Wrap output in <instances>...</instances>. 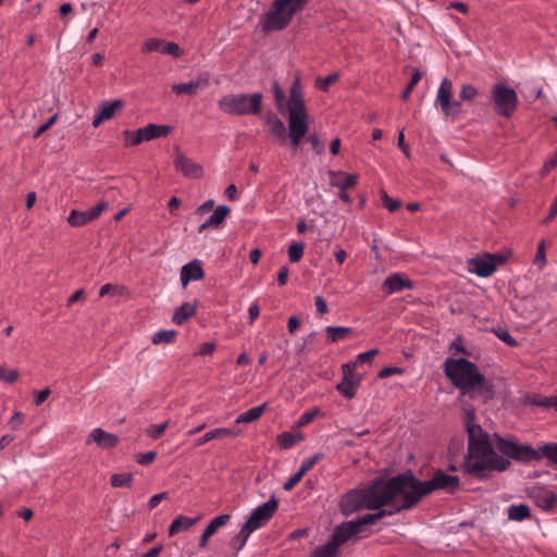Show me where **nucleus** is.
<instances>
[{
  "label": "nucleus",
  "instance_id": "f03ea898",
  "mask_svg": "<svg viewBox=\"0 0 557 557\" xmlns=\"http://www.w3.org/2000/svg\"><path fill=\"white\" fill-rule=\"evenodd\" d=\"M287 113H288V134L286 128L278 117L271 115L267 120V124L270 127V132L281 143H285L286 138H289L290 146L297 148L300 145L301 139L307 135L309 131V114L304 100L302 87L300 76L297 75L289 88V96L287 100Z\"/></svg>",
  "mask_w": 557,
  "mask_h": 557
},
{
  "label": "nucleus",
  "instance_id": "e433bc0d",
  "mask_svg": "<svg viewBox=\"0 0 557 557\" xmlns=\"http://www.w3.org/2000/svg\"><path fill=\"white\" fill-rule=\"evenodd\" d=\"M273 98L276 104V108L280 113H284L285 109L287 110L286 96L283 89L280 87L277 83H274L272 86Z\"/></svg>",
  "mask_w": 557,
  "mask_h": 557
},
{
  "label": "nucleus",
  "instance_id": "aec40b11",
  "mask_svg": "<svg viewBox=\"0 0 557 557\" xmlns=\"http://www.w3.org/2000/svg\"><path fill=\"white\" fill-rule=\"evenodd\" d=\"M382 288L386 292V294L391 295L394 293L401 292L405 288L412 289L413 282L410 281L403 273H394L385 278V281L383 282Z\"/></svg>",
  "mask_w": 557,
  "mask_h": 557
},
{
  "label": "nucleus",
  "instance_id": "a19ab883",
  "mask_svg": "<svg viewBox=\"0 0 557 557\" xmlns=\"http://www.w3.org/2000/svg\"><path fill=\"white\" fill-rule=\"evenodd\" d=\"M533 264L543 270L546 264V242L542 239L537 245V250L533 259Z\"/></svg>",
  "mask_w": 557,
  "mask_h": 557
},
{
  "label": "nucleus",
  "instance_id": "de8ad7c7",
  "mask_svg": "<svg viewBox=\"0 0 557 557\" xmlns=\"http://www.w3.org/2000/svg\"><path fill=\"white\" fill-rule=\"evenodd\" d=\"M338 79V74L337 73H333L324 78H321L319 77L317 79V83H315V86L320 89V90H323V91H326L329 89V87L331 85H333L334 83H336Z\"/></svg>",
  "mask_w": 557,
  "mask_h": 557
},
{
  "label": "nucleus",
  "instance_id": "412c9836",
  "mask_svg": "<svg viewBox=\"0 0 557 557\" xmlns=\"http://www.w3.org/2000/svg\"><path fill=\"white\" fill-rule=\"evenodd\" d=\"M95 442L102 449H110L115 447L120 438L117 435L106 432L101 428H96L89 434L87 443Z\"/></svg>",
  "mask_w": 557,
  "mask_h": 557
},
{
  "label": "nucleus",
  "instance_id": "4c0bfd02",
  "mask_svg": "<svg viewBox=\"0 0 557 557\" xmlns=\"http://www.w3.org/2000/svg\"><path fill=\"white\" fill-rule=\"evenodd\" d=\"M377 355H379V350L376 348H373L368 351L359 354L356 357V359L354 361H351L350 363H355V369H357L358 367H362L364 364L371 366V363L373 362V359Z\"/></svg>",
  "mask_w": 557,
  "mask_h": 557
},
{
  "label": "nucleus",
  "instance_id": "72a5a7b5",
  "mask_svg": "<svg viewBox=\"0 0 557 557\" xmlns=\"http://www.w3.org/2000/svg\"><path fill=\"white\" fill-rule=\"evenodd\" d=\"M302 440L300 433L284 432L277 436V443L282 449H288Z\"/></svg>",
  "mask_w": 557,
  "mask_h": 557
},
{
  "label": "nucleus",
  "instance_id": "c756f323",
  "mask_svg": "<svg viewBox=\"0 0 557 557\" xmlns=\"http://www.w3.org/2000/svg\"><path fill=\"white\" fill-rule=\"evenodd\" d=\"M509 520L523 521L531 517L530 507L525 504L510 505L507 510Z\"/></svg>",
  "mask_w": 557,
  "mask_h": 557
},
{
  "label": "nucleus",
  "instance_id": "ddd939ff",
  "mask_svg": "<svg viewBox=\"0 0 557 557\" xmlns=\"http://www.w3.org/2000/svg\"><path fill=\"white\" fill-rule=\"evenodd\" d=\"M343 380L337 384L336 389L346 398L351 399L361 384L363 373L355 369V363L342 366Z\"/></svg>",
  "mask_w": 557,
  "mask_h": 557
},
{
  "label": "nucleus",
  "instance_id": "c9c22d12",
  "mask_svg": "<svg viewBox=\"0 0 557 557\" xmlns=\"http://www.w3.org/2000/svg\"><path fill=\"white\" fill-rule=\"evenodd\" d=\"M530 404L543 407V408H555L557 411V395L556 396H541L533 395L530 397Z\"/></svg>",
  "mask_w": 557,
  "mask_h": 557
},
{
  "label": "nucleus",
  "instance_id": "39448f33",
  "mask_svg": "<svg viewBox=\"0 0 557 557\" xmlns=\"http://www.w3.org/2000/svg\"><path fill=\"white\" fill-rule=\"evenodd\" d=\"M444 372L451 381L454 386L467 394L476 388H482L485 384V377L478 367L466 358H447L444 362Z\"/></svg>",
  "mask_w": 557,
  "mask_h": 557
},
{
  "label": "nucleus",
  "instance_id": "49530a36",
  "mask_svg": "<svg viewBox=\"0 0 557 557\" xmlns=\"http://www.w3.org/2000/svg\"><path fill=\"white\" fill-rule=\"evenodd\" d=\"M421 77H422V74L419 71H414L412 73L410 82L401 95V98L404 100H407L409 98L410 94L412 92V90L417 86V84L420 82Z\"/></svg>",
  "mask_w": 557,
  "mask_h": 557
},
{
  "label": "nucleus",
  "instance_id": "864d4df0",
  "mask_svg": "<svg viewBox=\"0 0 557 557\" xmlns=\"http://www.w3.org/2000/svg\"><path fill=\"white\" fill-rule=\"evenodd\" d=\"M497 337L510 347L517 346V341L507 331H497Z\"/></svg>",
  "mask_w": 557,
  "mask_h": 557
},
{
  "label": "nucleus",
  "instance_id": "423d86ee",
  "mask_svg": "<svg viewBox=\"0 0 557 557\" xmlns=\"http://www.w3.org/2000/svg\"><path fill=\"white\" fill-rule=\"evenodd\" d=\"M496 445L503 455L517 461L531 462L547 458L550 462L557 465V443H548L541 446L539 449H534L527 444L523 445L498 438Z\"/></svg>",
  "mask_w": 557,
  "mask_h": 557
},
{
  "label": "nucleus",
  "instance_id": "09e8293b",
  "mask_svg": "<svg viewBox=\"0 0 557 557\" xmlns=\"http://www.w3.org/2000/svg\"><path fill=\"white\" fill-rule=\"evenodd\" d=\"M322 458V455L321 454H317L308 459H305L301 465H300V473H307L308 471H310L315 465L317 462Z\"/></svg>",
  "mask_w": 557,
  "mask_h": 557
},
{
  "label": "nucleus",
  "instance_id": "a211bd4d",
  "mask_svg": "<svg viewBox=\"0 0 557 557\" xmlns=\"http://www.w3.org/2000/svg\"><path fill=\"white\" fill-rule=\"evenodd\" d=\"M174 165L178 172L188 178H199L203 173L200 164L194 162L191 159L180 151H177L174 156Z\"/></svg>",
  "mask_w": 557,
  "mask_h": 557
},
{
  "label": "nucleus",
  "instance_id": "f3484780",
  "mask_svg": "<svg viewBox=\"0 0 557 557\" xmlns=\"http://www.w3.org/2000/svg\"><path fill=\"white\" fill-rule=\"evenodd\" d=\"M528 495L531 500L544 511H549L557 500L555 493L543 486L530 488Z\"/></svg>",
  "mask_w": 557,
  "mask_h": 557
},
{
  "label": "nucleus",
  "instance_id": "79ce46f5",
  "mask_svg": "<svg viewBox=\"0 0 557 557\" xmlns=\"http://www.w3.org/2000/svg\"><path fill=\"white\" fill-rule=\"evenodd\" d=\"M133 481L132 473H119L111 476V484L114 487H131Z\"/></svg>",
  "mask_w": 557,
  "mask_h": 557
},
{
  "label": "nucleus",
  "instance_id": "3c124183",
  "mask_svg": "<svg viewBox=\"0 0 557 557\" xmlns=\"http://www.w3.org/2000/svg\"><path fill=\"white\" fill-rule=\"evenodd\" d=\"M305 473H300V470L294 473L285 483L283 488L285 491H292L304 478Z\"/></svg>",
  "mask_w": 557,
  "mask_h": 557
},
{
  "label": "nucleus",
  "instance_id": "f8f14e48",
  "mask_svg": "<svg viewBox=\"0 0 557 557\" xmlns=\"http://www.w3.org/2000/svg\"><path fill=\"white\" fill-rule=\"evenodd\" d=\"M278 508V500L272 495L268 502L258 506L251 512L248 520L245 522L246 529H249L251 532L264 527L273 517L274 512Z\"/></svg>",
  "mask_w": 557,
  "mask_h": 557
},
{
  "label": "nucleus",
  "instance_id": "dca6fc26",
  "mask_svg": "<svg viewBox=\"0 0 557 557\" xmlns=\"http://www.w3.org/2000/svg\"><path fill=\"white\" fill-rule=\"evenodd\" d=\"M141 51L143 52L158 51L161 53L172 55L174 58H180L184 54L183 49L177 44L166 42L159 38L147 39L141 47Z\"/></svg>",
  "mask_w": 557,
  "mask_h": 557
},
{
  "label": "nucleus",
  "instance_id": "13d9d810",
  "mask_svg": "<svg viewBox=\"0 0 557 557\" xmlns=\"http://www.w3.org/2000/svg\"><path fill=\"white\" fill-rule=\"evenodd\" d=\"M168 497H169V494L166 492H162V493L153 495L149 500L150 509L156 508L162 500L166 499Z\"/></svg>",
  "mask_w": 557,
  "mask_h": 557
},
{
  "label": "nucleus",
  "instance_id": "5701e85b",
  "mask_svg": "<svg viewBox=\"0 0 557 557\" xmlns=\"http://www.w3.org/2000/svg\"><path fill=\"white\" fill-rule=\"evenodd\" d=\"M231 519L228 513L220 515L213 518L208 527L202 532L199 540V547L205 548L208 544L209 539L222 527H224Z\"/></svg>",
  "mask_w": 557,
  "mask_h": 557
},
{
  "label": "nucleus",
  "instance_id": "6ab92c4d",
  "mask_svg": "<svg viewBox=\"0 0 557 557\" xmlns=\"http://www.w3.org/2000/svg\"><path fill=\"white\" fill-rule=\"evenodd\" d=\"M124 101L120 99L100 103L94 116L92 126L99 127L103 122L111 120L119 110L124 108Z\"/></svg>",
  "mask_w": 557,
  "mask_h": 557
},
{
  "label": "nucleus",
  "instance_id": "4468645a",
  "mask_svg": "<svg viewBox=\"0 0 557 557\" xmlns=\"http://www.w3.org/2000/svg\"><path fill=\"white\" fill-rule=\"evenodd\" d=\"M107 207L108 203L102 201L86 211L72 210L67 218V222L71 226L74 227L84 226L87 223L96 220L102 213V211L107 209Z\"/></svg>",
  "mask_w": 557,
  "mask_h": 557
},
{
  "label": "nucleus",
  "instance_id": "37998d69",
  "mask_svg": "<svg viewBox=\"0 0 557 557\" xmlns=\"http://www.w3.org/2000/svg\"><path fill=\"white\" fill-rule=\"evenodd\" d=\"M126 288L122 285L104 284L99 290V296L104 297L107 295L121 296L125 293Z\"/></svg>",
  "mask_w": 557,
  "mask_h": 557
},
{
  "label": "nucleus",
  "instance_id": "a18cd8bd",
  "mask_svg": "<svg viewBox=\"0 0 557 557\" xmlns=\"http://www.w3.org/2000/svg\"><path fill=\"white\" fill-rule=\"evenodd\" d=\"M168 425L169 421H165L164 423L161 424H152L146 429V434L149 437L157 440L165 432Z\"/></svg>",
  "mask_w": 557,
  "mask_h": 557
},
{
  "label": "nucleus",
  "instance_id": "1a4fd4ad",
  "mask_svg": "<svg viewBox=\"0 0 557 557\" xmlns=\"http://www.w3.org/2000/svg\"><path fill=\"white\" fill-rule=\"evenodd\" d=\"M392 513V511L380 510L373 513H367L355 520L342 522L334 528L329 542L338 550L341 545L364 532L368 525H372L385 516Z\"/></svg>",
  "mask_w": 557,
  "mask_h": 557
},
{
  "label": "nucleus",
  "instance_id": "20e7f679",
  "mask_svg": "<svg viewBox=\"0 0 557 557\" xmlns=\"http://www.w3.org/2000/svg\"><path fill=\"white\" fill-rule=\"evenodd\" d=\"M397 496L399 491L394 485V476L388 480L377 478L363 488L347 492L339 500V509L346 517L361 509L380 511Z\"/></svg>",
  "mask_w": 557,
  "mask_h": 557
},
{
  "label": "nucleus",
  "instance_id": "774afa93",
  "mask_svg": "<svg viewBox=\"0 0 557 557\" xmlns=\"http://www.w3.org/2000/svg\"><path fill=\"white\" fill-rule=\"evenodd\" d=\"M163 547L162 545H158L152 547L150 550H148L146 554L143 555V557H158L160 553L162 552Z\"/></svg>",
  "mask_w": 557,
  "mask_h": 557
},
{
  "label": "nucleus",
  "instance_id": "603ef678",
  "mask_svg": "<svg viewBox=\"0 0 557 557\" xmlns=\"http://www.w3.org/2000/svg\"><path fill=\"white\" fill-rule=\"evenodd\" d=\"M139 131L136 129V131H127L125 133L126 135V139H127V145H131V146H137V145H140L141 143H144V139L141 137V135H139Z\"/></svg>",
  "mask_w": 557,
  "mask_h": 557
},
{
  "label": "nucleus",
  "instance_id": "bb28decb",
  "mask_svg": "<svg viewBox=\"0 0 557 557\" xmlns=\"http://www.w3.org/2000/svg\"><path fill=\"white\" fill-rule=\"evenodd\" d=\"M209 78L208 77H198L196 81H191L188 83L175 84L172 86V90L176 95H194L197 89L208 86Z\"/></svg>",
  "mask_w": 557,
  "mask_h": 557
},
{
  "label": "nucleus",
  "instance_id": "6e6552de",
  "mask_svg": "<svg viewBox=\"0 0 557 557\" xmlns=\"http://www.w3.org/2000/svg\"><path fill=\"white\" fill-rule=\"evenodd\" d=\"M453 94V83L449 78L445 77L437 89L435 102L440 106L445 116L456 117L461 113V101L473 100L479 95V91L473 85L466 84L460 89V100H454Z\"/></svg>",
  "mask_w": 557,
  "mask_h": 557
},
{
  "label": "nucleus",
  "instance_id": "ea45409f",
  "mask_svg": "<svg viewBox=\"0 0 557 557\" xmlns=\"http://www.w3.org/2000/svg\"><path fill=\"white\" fill-rule=\"evenodd\" d=\"M338 550L327 541L324 545L312 550L310 557H337Z\"/></svg>",
  "mask_w": 557,
  "mask_h": 557
},
{
  "label": "nucleus",
  "instance_id": "f704fd0d",
  "mask_svg": "<svg viewBox=\"0 0 557 557\" xmlns=\"http://www.w3.org/2000/svg\"><path fill=\"white\" fill-rule=\"evenodd\" d=\"M251 533L252 532L249 529H246V527L243 525L239 532L231 540L230 546L234 550L239 552L246 545L247 540Z\"/></svg>",
  "mask_w": 557,
  "mask_h": 557
},
{
  "label": "nucleus",
  "instance_id": "b1692460",
  "mask_svg": "<svg viewBox=\"0 0 557 557\" xmlns=\"http://www.w3.org/2000/svg\"><path fill=\"white\" fill-rule=\"evenodd\" d=\"M330 184L343 190L354 187L357 184V175L342 171H330Z\"/></svg>",
  "mask_w": 557,
  "mask_h": 557
},
{
  "label": "nucleus",
  "instance_id": "8fccbe9b",
  "mask_svg": "<svg viewBox=\"0 0 557 557\" xmlns=\"http://www.w3.org/2000/svg\"><path fill=\"white\" fill-rule=\"evenodd\" d=\"M382 201L389 212H395L400 208V201L392 199L385 191L382 193Z\"/></svg>",
  "mask_w": 557,
  "mask_h": 557
},
{
  "label": "nucleus",
  "instance_id": "2f4dec72",
  "mask_svg": "<svg viewBox=\"0 0 557 557\" xmlns=\"http://www.w3.org/2000/svg\"><path fill=\"white\" fill-rule=\"evenodd\" d=\"M352 330L346 326H326L325 333L327 338L332 343H336L345 339L349 334H351Z\"/></svg>",
  "mask_w": 557,
  "mask_h": 557
},
{
  "label": "nucleus",
  "instance_id": "2eb2a0df",
  "mask_svg": "<svg viewBox=\"0 0 557 557\" xmlns=\"http://www.w3.org/2000/svg\"><path fill=\"white\" fill-rule=\"evenodd\" d=\"M496 269V257L490 253L481 258H472L468 261V270L480 277L491 276Z\"/></svg>",
  "mask_w": 557,
  "mask_h": 557
},
{
  "label": "nucleus",
  "instance_id": "4d7b16f0",
  "mask_svg": "<svg viewBox=\"0 0 557 557\" xmlns=\"http://www.w3.org/2000/svg\"><path fill=\"white\" fill-rule=\"evenodd\" d=\"M17 376V372L14 370H11L7 372V370L0 366V380L5 382H13Z\"/></svg>",
  "mask_w": 557,
  "mask_h": 557
},
{
  "label": "nucleus",
  "instance_id": "bf43d9fd",
  "mask_svg": "<svg viewBox=\"0 0 557 557\" xmlns=\"http://www.w3.org/2000/svg\"><path fill=\"white\" fill-rule=\"evenodd\" d=\"M289 270L286 265L280 268L277 273V283L280 286H284L287 283Z\"/></svg>",
  "mask_w": 557,
  "mask_h": 557
},
{
  "label": "nucleus",
  "instance_id": "c03bdc74",
  "mask_svg": "<svg viewBox=\"0 0 557 557\" xmlns=\"http://www.w3.org/2000/svg\"><path fill=\"white\" fill-rule=\"evenodd\" d=\"M305 246L301 243H294L288 248V258L290 262H298L304 256Z\"/></svg>",
  "mask_w": 557,
  "mask_h": 557
},
{
  "label": "nucleus",
  "instance_id": "7ed1b4c3",
  "mask_svg": "<svg viewBox=\"0 0 557 557\" xmlns=\"http://www.w3.org/2000/svg\"><path fill=\"white\" fill-rule=\"evenodd\" d=\"M394 485L398 488L401 497V504L396 509V511H400L411 509L422 497L435 491H444L449 494L457 492L460 479L457 475L447 474L443 470H437L430 480L420 481L411 472H405L394 476Z\"/></svg>",
  "mask_w": 557,
  "mask_h": 557
},
{
  "label": "nucleus",
  "instance_id": "9d476101",
  "mask_svg": "<svg viewBox=\"0 0 557 557\" xmlns=\"http://www.w3.org/2000/svg\"><path fill=\"white\" fill-rule=\"evenodd\" d=\"M219 108L231 115H257L262 108V94H230L219 100Z\"/></svg>",
  "mask_w": 557,
  "mask_h": 557
},
{
  "label": "nucleus",
  "instance_id": "0eeeda50",
  "mask_svg": "<svg viewBox=\"0 0 557 557\" xmlns=\"http://www.w3.org/2000/svg\"><path fill=\"white\" fill-rule=\"evenodd\" d=\"M308 0H273L264 15L262 29L265 33L285 29L294 15L302 11Z\"/></svg>",
  "mask_w": 557,
  "mask_h": 557
},
{
  "label": "nucleus",
  "instance_id": "a878e982",
  "mask_svg": "<svg viewBox=\"0 0 557 557\" xmlns=\"http://www.w3.org/2000/svg\"><path fill=\"white\" fill-rule=\"evenodd\" d=\"M239 434V431H236L234 429H228V428H218V429H213L209 432H207L205 435H202L201 437H199L196 442H195V446H202L205 445L206 443L210 442V441H213V440H222V438H225V437H235Z\"/></svg>",
  "mask_w": 557,
  "mask_h": 557
},
{
  "label": "nucleus",
  "instance_id": "052dcab7",
  "mask_svg": "<svg viewBox=\"0 0 557 557\" xmlns=\"http://www.w3.org/2000/svg\"><path fill=\"white\" fill-rule=\"evenodd\" d=\"M396 373H401V369L399 368H396V367H386V368H383L380 372H379V377L380 379H386L393 374H396Z\"/></svg>",
  "mask_w": 557,
  "mask_h": 557
},
{
  "label": "nucleus",
  "instance_id": "0e129e2a",
  "mask_svg": "<svg viewBox=\"0 0 557 557\" xmlns=\"http://www.w3.org/2000/svg\"><path fill=\"white\" fill-rule=\"evenodd\" d=\"M248 314H249L250 323H253L260 314V309H259V306L257 305V302H253L250 305V307L248 309Z\"/></svg>",
  "mask_w": 557,
  "mask_h": 557
},
{
  "label": "nucleus",
  "instance_id": "c85d7f7f",
  "mask_svg": "<svg viewBox=\"0 0 557 557\" xmlns=\"http://www.w3.org/2000/svg\"><path fill=\"white\" fill-rule=\"evenodd\" d=\"M200 520V517L189 518L186 516H177L169 528V535L173 536L181 531H186L196 524Z\"/></svg>",
  "mask_w": 557,
  "mask_h": 557
},
{
  "label": "nucleus",
  "instance_id": "393cba45",
  "mask_svg": "<svg viewBox=\"0 0 557 557\" xmlns=\"http://www.w3.org/2000/svg\"><path fill=\"white\" fill-rule=\"evenodd\" d=\"M138 131L144 141H149L156 138L166 137L172 132V127L170 125H158L151 123L145 127L138 128Z\"/></svg>",
  "mask_w": 557,
  "mask_h": 557
},
{
  "label": "nucleus",
  "instance_id": "58836bf2",
  "mask_svg": "<svg viewBox=\"0 0 557 557\" xmlns=\"http://www.w3.org/2000/svg\"><path fill=\"white\" fill-rule=\"evenodd\" d=\"M176 336V331L174 330H162L153 334L152 336V344L160 345V344H170L174 341Z\"/></svg>",
  "mask_w": 557,
  "mask_h": 557
},
{
  "label": "nucleus",
  "instance_id": "9b49d317",
  "mask_svg": "<svg viewBox=\"0 0 557 557\" xmlns=\"http://www.w3.org/2000/svg\"><path fill=\"white\" fill-rule=\"evenodd\" d=\"M491 97L497 114L505 117L513 115L518 104V96L511 87L504 83H496L491 90Z\"/></svg>",
  "mask_w": 557,
  "mask_h": 557
},
{
  "label": "nucleus",
  "instance_id": "7c9ffc66",
  "mask_svg": "<svg viewBox=\"0 0 557 557\" xmlns=\"http://www.w3.org/2000/svg\"><path fill=\"white\" fill-rule=\"evenodd\" d=\"M196 306L190 305L188 302H184L181 307H178L173 315V322L177 325H182L189 318L195 315Z\"/></svg>",
  "mask_w": 557,
  "mask_h": 557
},
{
  "label": "nucleus",
  "instance_id": "cd10ccee",
  "mask_svg": "<svg viewBox=\"0 0 557 557\" xmlns=\"http://www.w3.org/2000/svg\"><path fill=\"white\" fill-rule=\"evenodd\" d=\"M230 212L231 209L227 206L216 207L209 219L199 226L198 232L202 233L208 227L219 226L225 221Z\"/></svg>",
  "mask_w": 557,
  "mask_h": 557
},
{
  "label": "nucleus",
  "instance_id": "4be33fe9",
  "mask_svg": "<svg viewBox=\"0 0 557 557\" xmlns=\"http://www.w3.org/2000/svg\"><path fill=\"white\" fill-rule=\"evenodd\" d=\"M205 271L200 260L195 259L187 264L183 265L181 270V283L186 287L190 281H199L203 278Z\"/></svg>",
  "mask_w": 557,
  "mask_h": 557
},
{
  "label": "nucleus",
  "instance_id": "e2e57ef3",
  "mask_svg": "<svg viewBox=\"0 0 557 557\" xmlns=\"http://www.w3.org/2000/svg\"><path fill=\"white\" fill-rule=\"evenodd\" d=\"M397 146L400 148V150L407 156L409 157V147L408 145L405 143V135H404V131H400L398 136H397Z\"/></svg>",
  "mask_w": 557,
  "mask_h": 557
},
{
  "label": "nucleus",
  "instance_id": "338daca9",
  "mask_svg": "<svg viewBox=\"0 0 557 557\" xmlns=\"http://www.w3.org/2000/svg\"><path fill=\"white\" fill-rule=\"evenodd\" d=\"M215 349V345L213 343H205L201 345L199 354L205 355H211Z\"/></svg>",
  "mask_w": 557,
  "mask_h": 557
},
{
  "label": "nucleus",
  "instance_id": "5fc2aeb1",
  "mask_svg": "<svg viewBox=\"0 0 557 557\" xmlns=\"http://www.w3.org/2000/svg\"><path fill=\"white\" fill-rule=\"evenodd\" d=\"M156 457H157L156 451H148L146 454L139 455L137 462L143 466H148L154 461Z\"/></svg>",
  "mask_w": 557,
  "mask_h": 557
},
{
  "label": "nucleus",
  "instance_id": "473e14b6",
  "mask_svg": "<svg viewBox=\"0 0 557 557\" xmlns=\"http://www.w3.org/2000/svg\"><path fill=\"white\" fill-rule=\"evenodd\" d=\"M264 409H265V404L258 406V407L250 408L249 410L239 414L235 422L236 423H251V422L258 420L262 416Z\"/></svg>",
  "mask_w": 557,
  "mask_h": 557
},
{
  "label": "nucleus",
  "instance_id": "69168bd1",
  "mask_svg": "<svg viewBox=\"0 0 557 557\" xmlns=\"http://www.w3.org/2000/svg\"><path fill=\"white\" fill-rule=\"evenodd\" d=\"M85 295L84 289L76 290L67 300V306L71 307L78 300L83 299Z\"/></svg>",
  "mask_w": 557,
  "mask_h": 557
},
{
  "label": "nucleus",
  "instance_id": "680f3d73",
  "mask_svg": "<svg viewBox=\"0 0 557 557\" xmlns=\"http://www.w3.org/2000/svg\"><path fill=\"white\" fill-rule=\"evenodd\" d=\"M314 305H315L317 311L321 314L326 313L329 310L325 300L321 296L314 297Z\"/></svg>",
  "mask_w": 557,
  "mask_h": 557
},
{
  "label": "nucleus",
  "instance_id": "f257e3e1",
  "mask_svg": "<svg viewBox=\"0 0 557 557\" xmlns=\"http://www.w3.org/2000/svg\"><path fill=\"white\" fill-rule=\"evenodd\" d=\"M463 414L468 434L467 472L485 479L492 470L505 471L510 466V461L494 451L488 434L475 423L474 411L465 409Z\"/></svg>",
  "mask_w": 557,
  "mask_h": 557
},
{
  "label": "nucleus",
  "instance_id": "6e6d98bb",
  "mask_svg": "<svg viewBox=\"0 0 557 557\" xmlns=\"http://www.w3.org/2000/svg\"><path fill=\"white\" fill-rule=\"evenodd\" d=\"M556 165H557V151L552 159L547 160L544 163V165L541 170L542 176H545L546 174H548L553 169H555Z\"/></svg>",
  "mask_w": 557,
  "mask_h": 557
}]
</instances>
